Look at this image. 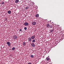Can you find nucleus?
<instances>
[{
  "label": "nucleus",
  "instance_id": "20",
  "mask_svg": "<svg viewBox=\"0 0 64 64\" xmlns=\"http://www.w3.org/2000/svg\"><path fill=\"white\" fill-rule=\"evenodd\" d=\"M2 4H4V2H2L1 3Z\"/></svg>",
  "mask_w": 64,
  "mask_h": 64
},
{
  "label": "nucleus",
  "instance_id": "5",
  "mask_svg": "<svg viewBox=\"0 0 64 64\" xmlns=\"http://www.w3.org/2000/svg\"><path fill=\"white\" fill-rule=\"evenodd\" d=\"M24 26H28L29 25V23L27 22H26L24 23Z\"/></svg>",
  "mask_w": 64,
  "mask_h": 64
},
{
  "label": "nucleus",
  "instance_id": "6",
  "mask_svg": "<svg viewBox=\"0 0 64 64\" xmlns=\"http://www.w3.org/2000/svg\"><path fill=\"white\" fill-rule=\"evenodd\" d=\"M35 38V36H32V37H31V38H32V39H34V38Z\"/></svg>",
  "mask_w": 64,
  "mask_h": 64
},
{
  "label": "nucleus",
  "instance_id": "4",
  "mask_svg": "<svg viewBox=\"0 0 64 64\" xmlns=\"http://www.w3.org/2000/svg\"><path fill=\"white\" fill-rule=\"evenodd\" d=\"M32 25H35L36 24V22H32Z\"/></svg>",
  "mask_w": 64,
  "mask_h": 64
},
{
  "label": "nucleus",
  "instance_id": "23",
  "mask_svg": "<svg viewBox=\"0 0 64 64\" xmlns=\"http://www.w3.org/2000/svg\"><path fill=\"white\" fill-rule=\"evenodd\" d=\"M28 64H32V63L30 62H29L28 63Z\"/></svg>",
  "mask_w": 64,
  "mask_h": 64
},
{
  "label": "nucleus",
  "instance_id": "14",
  "mask_svg": "<svg viewBox=\"0 0 64 64\" xmlns=\"http://www.w3.org/2000/svg\"><path fill=\"white\" fill-rule=\"evenodd\" d=\"M30 57H31V58H33L34 57V55H31L30 56Z\"/></svg>",
  "mask_w": 64,
  "mask_h": 64
},
{
  "label": "nucleus",
  "instance_id": "15",
  "mask_svg": "<svg viewBox=\"0 0 64 64\" xmlns=\"http://www.w3.org/2000/svg\"><path fill=\"white\" fill-rule=\"evenodd\" d=\"M35 42V40H32V42Z\"/></svg>",
  "mask_w": 64,
  "mask_h": 64
},
{
  "label": "nucleus",
  "instance_id": "3",
  "mask_svg": "<svg viewBox=\"0 0 64 64\" xmlns=\"http://www.w3.org/2000/svg\"><path fill=\"white\" fill-rule=\"evenodd\" d=\"M31 40H32V39L30 37L29 38H28V41L29 42H31Z\"/></svg>",
  "mask_w": 64,
  "mask_h": 64
},
{
  "label": "nucleus",
  "instance_id": "16",
  "mask_svg": "<svg viewBox=\"0 0 64 64\" xmlns=\"http://www.w3.org/2000/svg\"><path fill=\"white\" fill-rule=\"evenodd\" d=\"M12 50H14L15 49V48L14 47L13 48H12Z\"/></svg>",
  "mask_w": 64,
  "mask_h": 64
},
{
  "label": "nucleus",
  "instance_id": "10",
  "mask_svg": "<svg viewBox=\"0 0 64 64\" xmlns=\"http://www.w3.org/2000/svg\"><path fill=\"white\" fill-rule=\"evenodd\" d=\"M54 31V28L53 29H52V30H50V33H52V32H53Z\"/></svg>",
  "mask_w": 64,
  "mask_h": 64
},
{
  "label": "nucleus",
  "instance_id": "12",
  "mask_svg": "<svg viewBox=\"0 0 64 64\" xmlns=\"http://www.w3.org/2000/svg\"><path fill=\"white\" fill-rule=\"evenodd\" d=\"M32 47H35V44H32Z\"/></svg>",
  "mask_w": 64,
  "mask_h": 64
},
{
  "label": "nucleus",
  "instance_id": "24",
  "mask_svg": "<svg viewBox=\"0 0 64 64\" xmlns=\"http://www.w3.org/2000/svg\"><path fill=\"white\" fill-rule=\"evenodd\" d=\"M0 26H1L0 25Z\"/></svg>",
  "mask_w": 64,
  "mask_h": 64
},
{
  "label": "nucleus",
  "instance_id": "1",
  "mask_svg": "<svg viewBox=\"0 0 64 64\" xmlns=\"http://www.w3.org/2000/svg\"><path fill=\"white\" fill-rule=\"evenodd\" d=\"M18 37L17 36H13V38L14 40H16V39H17Z\"/></svg>",
  "mask_w": 64,
  "mask_h": 64
},
{
  "label": "nucleus",
  "instance_id": "19",
  "mask_svg": "<svg viewBox=\"0 0 64 64\" xmlns=\"http://www.w3.org/2000/svg\"><path fill=\"white\" fill-rule=\"evenodd\" d=\"M24 29H25V30H27V28H26V27L24 28Z\"/></svg>",
  "mask_w": 64,
  "mask_h": 64
},
{
  "label": "nucleus",
  "instance_id": "8",
  "mask_svg": "<svg viewBox=\"0 0 64 64\" xmlns=\"http://www.w3.org/2000/svg\"><path fill=\"white\" fill-rule=\"evenodd\" d=\"M47 28H49V26H50V25L49 24H47L46 25Z\"/></svg>",
  "mask_w": 64,
  "mask_h": 64
},
{
  "label": "nucleus",
  "instance_id": "17",
  "mask_svg": "<svg viewBox=\"0 0 64 64\" xmlns=\"http://www.w3.org/2000/svg\"><path fill=\"white\" fill-rule=\"evenodd\" d=\"M15 2H16V3H18V2H19V0H16L15 1Z\"/></svg>",
  "mask_w": 64,
  "mask_h": 64
},
{
  "label": "nucleus",
  "instance_id": "22",
  "mask_svg": "<svg viewBox=\"0 0 64 64\" xmlns=\"http://www.w3.org/2000/svg\"><path fill=\"white\" fill-rule=\"evenodd\" d=\"M26 10H27V9H28V7H26Z\"/></svg>",
  "mask_w": 64,
  "mask_h": 64
},
{
  "label": "nucleus",
  "instance_id": "11",
  "mask_svg": "<svg viewBox=\"0 0 64 64\" xmlns=\"http://www.w3.org/2000/svg\"><path fill=\"white\" fill-rule=\"evenodd\" d=\"M36 16L37 17V18H38V17H39V14H36Z\"/></svg>",
  "mask_w": 64,
  "mask_h": 64
},
{
  "label": "nucleus",
  "instance_id": "2",
  "mask_svg": "<svg viewBox=\"0 0 64 64\" xmlns=\"http://www.w3.org/2000/svg\"><path fill=\"white\" fill-rule=\"evenodd\" d=\"M46 61H49V62H50L51 61V60H50V58H49L47 57L46 58Z\"/></svg>",
  "mask_w": 64,
  "mask_h": 64
},
{
  "label": "nucleus",
  "instance_id": "21",
  "mask_svg": "<svg viewBox=\"0 0 64 64\" xmlns=\"http://www.w3.org/2000/svg\"><path fill=\"white\" fill-rule=\"evenodd\" d=\"M22 30V29H20V30H19V31H21Z\"/></svg>",
  "mask_w": 64,
  "mask_h": 64
},
{
  "label": "nucleus",
  "instance_id": "18",
  "mask_svg": "<svg viewBox=\"0 0 64 64\" xmlns=\"http://www.w3.org/2000/svg\"><path fill=\"white\" fill-rule=\"evenodd\" d=\"M49 27H50V28L52 27V25H50V26Z\"/></svg>",
  "mask_w": 64,
  "mask_h": 64
},
{
  "label": "nucleus",
  "instance_id": "7",
  "mask_svg": "<svg viewBox=\"0 0 64 64\" xmlns=\"http://www.w3.org/2000/svg\"><path fill=\"white\" fill-rule=\"evenodd\" d=\"M7 44L8 45V46H10V44H11L10 42H7Z\"/></svg>",
  "mask_w": 64,
  "mask_h": 64
},
{
  "label": "nucleus",
  "instance_id": "13",
  "mask_svg": "<svg viewBox=\"0 0 64 64\" xmlns=\"http://www.w3.org/2000/svg\"><path fill=\"white\" fill-rule=\"evenodd\" d=\"M8 13L9 14H11V11L9 10L8 11Z\"/></svg>",
  "mask_w": 64,
  "mask_h": 64
},
{
  "label": "nucleus",
  "instance_id": "9",
  "mask_svg": "<svg viewBox=\"0 0 64 64\" xmlns=\"http://www.w3.org/2000/svg\"><path fill=\"white\" fill-rule=\"evenodd\" d=\"M22 44L23 46H25V45H26V43H25V42H23Z\"/></svg>",
  "mask_w": 64,
  "mask_h": 64
}]
</instances>
